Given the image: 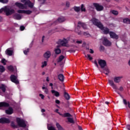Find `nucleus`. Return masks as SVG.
<instances>
[{"label":"nucleus","mask_w":130,"mask_h":130,"mask_svg":"<svg viewBox=\"0 0 130 130\" xmlns=\"http://www.w3.org/2000/svg\"><path fill=\"white\" fill-rule=\"evenodd\" d=\"M29 48L26 49L25 50H23V53L25 55L28 54V53H29Z\"/></svg>","instance_id":"4c0bfd02"},{"label":"nucleus","mask_w":130,"mask_h":130,"mask_svg":"<svg viewBox=\"0 0 130 130\" xmlns=\"http://www.w3.org/2000/svg\"><path fill=\"white\" fill-rule=\"evenodd\" d=\"M5 67H4L3 66H0L1 73H3V72H5Z\"/></svg>","instance_id":"a19ab883"},{"label":"nucleus","mask_w":130,"mask_h":130,"mask_svg":"<svg viewBox=\"0 0 130 130\" xmlns=\"http://www.w3.org/2000/svg\"><path fill=\"white\" fill-rule=\"evenodd\" d=\"M16 120L19 126H21V127H25L26 126V123H25L24 120H22L20 118H17Z\"/></svg>","instance_id":"39448f33"},{"label":"nucleus","mask_w":130,"mask_h":130,"mask_svg":"<svg viewBox=\"0 0 130 130\" xmlns=\"http://www.w3.org/2000/svg\"><path fill=\"white\" fill-rule=\"evenodd\" d=\"M89 52L90 53H94V51L93 50H92L91 49H89Z\"/></svg>","instance_id":"6e6d98bb"},{"label":"nucleus","mask_w":130,"mask_h":130,"mask_svg":"<svg viewBox=\"0 0 130 130\" xmlns=\"http://www.w3.org/2000/svg\"><path fill=\"white\" fill-rule=\"evenodd\" d=\"M3 12H4L7 16H10V15L15 13V10L12 9L9 6H5L4 8L0 9V13H3Z\"/></svg>","instance_id":"7ed1b4c3"},{"label":"nucleus","mask_w":130,"mask_h":130,"mask_svg":"<svg viewBox=\"0 0 130 130\" xmlns=\"http://www.w3.org/2000/svg\"><path fill=\"white\" fill-rule=\"evenodd\" d=\"M66 21V18L63 17H60L58 18L56 21L55 22V24H57V23H62Z\"/></svg>","instance_id":"6ab92c4d"},{"label":"nucleus","mask_w":130,"mask_h":130,"mask_svg":"<svg viewBox=\"0 0 130 130\" xmlns=\"http://www.w3.org/2000/svg\"><path fill=\"white\" fill-rule=\"evenodd\" d=\"M9 0H0V3H2V4H7Z\"/></svg>","instance_id":"79ce46f5"},{"label":"nucleus","mask_w":130,"mask_h":130,"mask_svg":"<svg viewBox=\"0 0 130 130\" xmlns=\"http://www.w3.org/2000/svg\"><path fill=\"white\" fill-rule=\"evenodd\" d=\"M100 49H101V50H104V47L103 46H101Z\"/></svg>","instance_id":"4d7b16f0"},{"label":"nucleus","mask_w":130,"mask_h":130,"mask_svg":"<svg viewBox=\"0 0 130 130\" xmlns=\"http://www.w3.org/2000/svg\"><path fill=\"white\" fill-rule=\"evenodd\" d=\"M78 27H82L83 29H87V25L85 23L81 22V21L78 22Z\"/></svg>","instance_id":"4be33fe9"},{"label":"nucleus","mask_w":130,"mask_h":130,"mask_svg":"<svg viewBox=\"0 0 130 130\" xmlns=\"http://www.w3.org/2000/svg\"><path fill=\"white\" fill-rule=\"evenodd\" d=\"M2 62L3 63V64L6 65V63L7 62V61L5 59H3L2 60Z\"/></svg>","instance_id":"a18cd8bd"},{"label":"nucleus","mask_w":130,"mask_h":130,"mask_svg":"<svg viewBox=\"0 0 130 130\" xmlns=\"http://www.w3.org/2000/svg\"><path fill=\"white\" fill-rule=\"evenodd\" d=\"M51 56V52L50 51H46L44 54V57L45 58H46L47 59H48L49 57Z\"/></svg>","instance_id":"f3484780"},{"label":"nucleus","mask_w":130,"mask_h":130,"mask_svg":"<svg viewBox=\"0 0 130 130\" xmlns=\"http://www.w3.org/2000/svg\"><path fill=\"white\" fill-rule=\"evenodd\" d=\"M98 63L102 69H104V67L106 66V61L104 60H102V59L99 60Z\"/></svg>","instance_id":"9d476101"},{"label":"nucleus","mask_w":130,"mask_h":130,"mask_svg":"<svg viewBox=\"0 0 130 130\" xmlns=\"http://www.w3.org/2000/svg\"><path fill=\"white\" fill-rule=\"evenodd\" d=\"M21 2L24 4L21 3L16 2L15 3V6L21 10H27L28 9V7L32 8L34 6V4L31 3V2H30L29 0H21Z\"/></svg>","instance_id":"f257e3e1"},{"label":"nucleus","mask_w":130,"mask_h":130,"mask_svg":"<svg viewBox=\"0 0 130 130\" xmlns=\"http://www.w3.org/2000/svg\"><path fill=\"white\" fill-rule=\"evenodd\" d=\"M58 78L59 80V81H60L61 82H63L64 80V76H63V75L62 74H59L58 76Z\"/></svg>","instance_id":"393cba45"},{"label":"nucleus","mask_w":130,"mask_h":130,"mask_svg":"<svg viewBox=\"0 0 130 130\" xmlns=\"http://www.w3.org/2000/svg\"><path fill=\"white\" fill-rule=\"evenodd\" d=\"M55 103H56V104H59V103H60V101H59L58 100H56Z\"/></svg>","instance_id":"864d4df0"},{"label":"nucleus","mask_w":130,"mask_h":130,"mask_svg":"<svg viewBox=\"0 0 130 130\" xmlns=\"http://www.w3.org/2000/svg\"><path fill=\"white\" fill-rule=\"evenodd\" d=\"M10 121L9 119L6 118H2L0 119V123H10Z\"/></svg>","instance_id":"ddd939ff"},{"label":"nucleus","mask_w":130,"mask_h":130,"mask_svg":"<svg viewBox=\"0 0 130 130\" xmlns=\"http://www.w3.org/2000/svg\"><path fill=\"white\" fill-rule=\"evenodd\" d=\"M81 12H86V8H85V6H84V5H81Z\"/></svg>","instance_id":"c9c22d12"},{"label":"nucleus","mask_w":130,"mask_h":130,"mask_svg":"<svg viewBox=\"0 0 130 130\" xmlns=\"http://www.w3.org/2000/svg\"><path fill=\"white\" fill-rule=\"evenodd\" d=\"M74 10L75 12H79V11H81V8L79 7H74Z\"/></svg>","instance_id":"e433bc0d"},{"label":"nucleus","mask_w":130,"mask_h":130,"mask_svg":"<svg viewBox=\"0 0 130 130\" xmlns=\"http://www.w3.org/2000/svg\"><path fill=\"white\" fill-rule=\"evenodd\" d=\"M50 86H51V87H52V86H53V84L52 83H50Z\"/></svg>","instance_id":"338daca9"},{"label":"nucleus","mask_w":130,"mask_h":130,"mask_svg":"<svg viewBox=\"0 0 130 130\" xmlns=\"http://www.w3.org/2000/svg\"><path fill=\"white\" fill-rule=\"evenodd\" d=\"M105 104H109V102H105Z\"/></svg>","instance_id":"774afa93"},{"label":"nucleus","mask_w":130,"mask_h":130,"mask_svg":"<svg viewBox=\"0 0 130 130\" xmlns=\"http://www.w3.org/2000/svg\"><path fill=\"white\" fill-rule=\"evenodd\" d=\"M102 40L103 45L107 47L111 46L112 43L109 40H108V39H107V38L104 37L102 38Z\"/></svg>","instance_id":"20e7f679"},{"label":"nucleus","mask_w":130,"mask_h":130,"mask_svg":"<svg viewBox=\"0 0 130 130\" xmlns=\"http://www.w3.org/2000/svg\"><path fill=\"white\" fill-rule=\"evenodd\" d=\"M70 2H66V6L67 8H69L70 7Z\"/></svg>","instance_id":"de8ad7c7"},{"label":"nucleus","mask_w":130,"mask_h":130,"mask_svg":"<svg viewBox=\"0 0 130 130\" xmlns=\"http://www.w3.org/2000/svg\"><path fill=\"white\" fill-rule=\"evenodd\" d=\"M111 13H112V14H113V15H118V11H117L112 10L111 11Z\"/></svg>","instance_id":"58836bf2"},{"label":"nucleus","mask_w":130,"mask_h":130,"mask_svg":"<svg viewBox=\"0 0 130 130\" xmlns=\"http://www.w3.org/2000/svg\"><path fill=\"white\" fill-rule=\"evenodd\" d=\"M93 6L95 8V10L98 11V12H101V11H103L104 10V7L103 6L98 4V3H94L93 4Z\"/></svg>","instance_id":"423d86ee"},{"label":"nucleus","mask_w":130,"mask_h":130,"mask_svg":"<svg viewBox=\"0 0 130 130\" xmlns=\"http://www.w3.org/2000/svg\"><path fill=\"white\" fill-rule=\"evenodd\" d=\"M110 36L111 38H113V39H118L119 38L118 35H116L115 32L111 31L109 32Z\"/></svg>","instance_id":"9b49d317"},{"label":"nucleus","mask_w":130,"mask_h":130,"mask_svg":"<svg viewBox=\"0 0 130 130\" xmlns=\"http://www.w3.org/2000/svg\"><path fill=\"white\" fill-rule=\"evenodd\" d=\"M44 38H45V37L43 36L42 39V42H43V41H44Z\"/></svg>","instance_id":"052dcab7"},{"label":"nucleus","mask_w":130,"mask_h":130,"mask_svg":"<svg viewBox=\"0 0 130 130\" xmlns=\"http://www.w3.org/2000/svg\"><path fill=\"white\" fill-rule=\"evenodd\" d=\"M41 112H45V110L44 109H42L41 110Z\"/></svg>","instance_id":"680f3d73"},{"label":"nucleus","mask_w":130,"mask_h":130,"mask_svg":"<svg viewBox=\"0 0 130 130\" xmlns=\"http://www.w3.org/2000/svg\"><path fill=\"white\" fill-rule=\"evenodd\" d=\"M59 47H60V46L58 45L57 46V48H55L54 51H55L56 54H59L61 52L60 49H59Z\"/></svg>","instance_id":"5701e85b"},{"label":"nucleus","mask_w":130,"mask_h":130,"mask_svg":"<svg viewBox=\"0 0 130 130\" xmlns=\"http://www.w3.org/2000/svg\"><path fill=\"white\" fill-rule=\"evenodd\" d=\"M11 126H12L13 127H14V128L17 127V125H16L13 122H11Z\"/></svg>","instance_id":"c03bdc74"},{"label":"nucleus","mask_w":130,"mask_h":130,"mask_svg":"<svg viewBox=\"0 0 130 130\" xmlns=\"http://www.w3.org/2000/svg\"><path fill=\"white\" fill-rule=\"evenodd\" d=\"M6 85L4 84H2L0 86V89L2 90L3 92H6Z\"/></svg>","instance_id":"cd10ccee"},{"label":"nucleus","mask_w":130,"mask_h":130,"mask_svg":"<svg viewBox=\"0 0 130 130\" xmlns=\"http://www.w3.org/2000/svg\"><path fill=\"white\" fill-rule=\"evenodd\" d=\"M94 64H95L96 67L97 68H99V66H98V63H97V61L95 60L94 62Z\"/></svg>","instance_id":"3c124183"},{"label":"nucleus","mask_w":130,"mask_h":130,"mask_svg":"<svg viewBox=\"0 0 130 130\" xmlns=\"http://www.w3.org/2000/svg\"><path fill=\"white\" fill-rule=\"evenodd\" d=\"M5 112L7 114H9V115L13 114V113H14V110L13 109V108L9 107L8 109L5 111Z\"/></svg>","instance_id":"a211bd4d"},{"label":"nucleus","mask_w":130,"mask_h":130,"mask_svg":"<svg viewBox=\"0 0 130 130\" xmlns=\"http://www.w3.org/2000/svg\"><path fill=\"white\" fill-rule=\"evenodd\" d=\"M75 31L78 34V35H82V31H78V29H76Z\"/></svg>","instance_id":"09e8293b"},{"label":"nucleus","mask_w":130,"mask_h":130,"mask_svg":"<svg viewBox=\"0 0 130 130\" xmlns=\"http://www.w3.org/2000/svg\"><path fill=\"white\" fill-rule=\"evenodd\" d=\"M10 79L11 81H12L13 83H15V84H19V81L18 80L17 76L12 75L11 76Z\"/></svg>","instance_id":"1a4fd4ad"},{"label":"nucleus","mask_w":130,"mask_h":130,"mask_svg":"<svg viewBox=\"0 0 130 130\" xmlns=\"http://www.w3.org/2000/svg\"><path fill=\"white\" fill-rule=\"evenodd\" d=\"M126 128L127 129L130 130V125H127Z\"/></svg>","instance_id":"bf43d9fd"},{"label":"nucleus","mask_w":130,"mask_h":130,"mask_svg":"<svg viewBox=\"0 0 130 130\" xmlns=\"http://www.w3.org/2000/svg\"><path fill=\"white\" fill-rule=\"evenodd\" d=\"M91 22L93 25H95L98 28H100L101 30L104 32V34H108V33H109V29L107 27H104L101 22L96 18H92L91 19Z\"/></svg>","instance_id":"f03ea898"},{"label":"nucleus","mask_w":130,"mask_h":130,"mask_svg":"<svg viewBox=\"0 0 130 130\" xmlns=\"http://www.w3.org/2000/svg\"><path fill=\"white\" fill-rule=\"evenodd\" d=\"M76 43H78V44H81V43H82V41H76Z\"/></svg>","instance_id":"13d9d810"},{"label":"nucleus","mask_w":130,"mask_h":130,"mask_svg":"<svg viewBox=\"0 0 130 130\" xmlns=\"http://www.w3.org/2000/svg\"><path fill=\"white\" fill-rule=\"evenodd\" d=\"M8 69L9 70V71H10L11 72H13L14 71V68L12 66H9L8 67Z\"/></svg>","instance_id":"ea45409f"},{"label":"nucleus","mask_w":130,"mask_h":130,"mask_svg":"<svg viewBox=\"0 0 130 130\" xmlns=\"http://www.w3.org/2000/svg\"><path fill=\"white\" fill-rule=\"evenodd\" d=\"M119 91H120L121 92H122V91H123V87H120V88H119Z\"/></svg>","instance_id":"5fc2aeb1"},{"label":"nucleus","mask_w":130,"mask_h":130,"mask_svg":"<svg viewBox=\"0 0 130 130\" xmlns=\"http://www.w3.org/2000/svg\"><path fill=\"white\" fill-rule=\"evenodd\" d=\"M78 128L80 130H83V129H82V127L81 126H78Z\"/></svg>","instance_id":"69168bd1"},{"label":"nucleus","mask_w":130,"mask_h":130,"mask_svg":"<svg viewBox=\"0 0 130 130\" xmlns=\"http://www.w3.org/2000/svg\"><path fill=\"white\" fill-rule=\"evenodd\" d=\"M84 35L86 37H90V35L89 34L87 33V32H84Z\"/></svg>","instance_id":"49530a36"},{"label":"nucleus","mask_w":130,"mask_h":130,"mask_svg":"<svg viewBox=\"0 0 130 130\" xmlns=\"http://www.w3.org/2000/svg\"><path fill=\"white\" fill-rule=\"evenodd\" d=\"M9 104L6 102H1L0 103V109H2V107H9Z\"/></svg>","instance_id":"412c9836"},{"label":"nucleus","mask_w":130,"mask_h":130,"mask_svg":"<svg viewBox=\"0 0 130 130\" xmlns=\"http://www.w3.org/2000/svg\"><path fill=\"white\" fill-rule=\"evenodd\" d=\"M66 57L63 55H60L58 58L57 59V62H62L63 63H64V61L66 59Z\"/></svg>","instance_id":"f8f14e48"},{"label":"nucleus","mask_w":130,"mask_h":130,"mask_svg":"<svg viewBox=\"0 0 130 130\" xmlns=\"http://www.w3.org/2000/svg\"><path fill=\"white\" fill-rule=\"evenodd\" d=\"M123 23L125 24H130V20L128 18H124L123 20Z\"/></svg>","instance_id":"c85d7f7f"},{"label":"nucleus","mask_w":130,"mask_h":130,"mask_svg":"<svg viewBox=\"0 0 130 130\" xmlns=\"http://www.w3.org/2000/svg\"><path fill=\"white\" fill-rule=\"evenodd\" d=\"M13 18L15 19V20H21V19H22V16L20 14H15L14 15Z\"/></svg>","instance_id":"b1692460"},{"label":"nucleus","mask_w":130,"mask_h":130,"mask_svg":"<svg viewBox=\"0 0 130 130\" xmlns=\"http://www.w3.org/2000/svg\"><path fill=\"white\" fill-rule=\"evenodd\" d=\"M43 90H45L44 92L45 94H48V89L47 87H45V86L42 87Z\"/></svg>","instance_id":"72a5a7b5"},{"label":"nucleus","mask_w":130,"mask_h":130,"mask_svg":"<svg viewBox=\"0 0 130 130\" xmlns=\"http://www.w3.org/2000/svg\"><path fill=\"white\" fill-rule=\"evenodd\" d=\"M104 74H105V75H107V76L108 75V74H109V70L107 68H106L104 70Z\"/></svg>","instance_id":"473e14b6"},{"label":"nucleus","mask_w":130,"mask_h":130,"mask_svg":"<svg viewBox=\"0 0 130 130\" xmlns=\"http://www.w3.org/2000/svg\"><path fill=\"white\" fill-rule=\"evenodd\" d=\"M108 83L111 87H112L113 89H115V90H116L117 89V86H116V85L114 84V82L113 81L111 80H108Z\"/></svg>","instance_id":"4468645a"},{"label":"nucleus","mask_w":130,"mask_h":130,"mask_svg":"<svg viewBox=\"0 0 130 130\" xmlns=\"http://www.w3.org/2000/svg\"><path fill=\"white\" fill-rule=\"evenodd\" d=\"M58 44L60 46H68V40L67 39L59 40Z\"/></svg>","instance_id":"0eeeda50"},{"label":"nucleus","mask_w":130,"mask_h":130,"mask_svg":"<svg viewBox=\"0 0 130 130\" xmlns=\"http://www.w3.org/2000/svg\"><path fill=\"white\" fill-rule=\"evenodd\" d=\"M64 98H66V99H67V100H70V99L71 98V97L70 96V94H69V93H68V92L64 91Z\"/></svg>","instance_id":"a878e982"},{"label":"nucleus","mask_w":130,"mask_h":130,"mask_svg":"<svg viewBox=\"0 0 130 130\" xmlns=\"http://www.w3.org/2000/svg\"><path fill=\"white\" fill-rule=\"evenodd\" d=\"M55 112H57V113H58L59 114H60V115H61L62 116V117H71V116H72V115H71V114L69 113H66L63 115L60 114L59 112H58V109H56L55 110Z\"/></svg>","instance_id":"dca6fc26"},{"label":"nucleus","mask_w":130,"mask_h":130,"mask_svg":"<svg viewBox=\"0 0 130 130\" xmlns=\"http://www.w3.org/2000/svg\"><path fill=\"white\" fill-rule=\"evenodd\" d=\"M17 13H18V14H26V15H30V14L32 13V11L31 10H17Z\"/></svg>","instance_id":"6e6552de"},{"label":"nucleus","mask_w":130,"mask_h":130,"mask_svg":"<svg viewBox=\"0 0 130 130\" xmlns=\"http://www.w3.org/2000/svg\"><path fill=\"white\" fill-rule=\"evenodd\" d=\"M52 94H53L56 97H58L59 96V92L58 91H56L55 90H52Z\"/></svg>","instance_id":"bb28decb"},{"label":"nucleus","mask_w":130,"mask_h":130,"mask_svg":"<svg viewBox=\"0 0 130 130\" xmlns=\"http://www.w3.org/2000/svg\"><path fill=\"white\" fill-rule=\"evenodd\" d=\"M123 101L124 104L125 105H127V102H126V100L123 99Z\"/></svg>","instance_id":"603ef678"},{"label":"nucleus","mask_w":130,"mask_h":130,"mask_svg":"<svg viewBox=\"0 0 130 130\" xmlns=\"http://www.w3.org/2000/svg\"><path fill=\"white\" fill-rule=\"evenodd\" d=\"M85 57H87L89 60H92L93 59V57L91 56V55L87 54V55H85Z\"/></svg>","instance_id":"f704fd0d"},{"label":"nucleus","mask_w":130,"mask_h":130,"mask_svg":"<svg viewBox=\"0 0 130 130\" xmlns=\"http://www.w3.org/2000/svg\"><path fill=\"white\" fill-rule=\"evenodd\" d=\"M127 104H128V107H129V108H130V103L129 102H127Z\"/></svg>","instance_id":"0e129e2a"},{"label":"nucleus","mask_w":130,"mask_h":130,"mask_svg":"<svg viewBox=\"0 0 130 130\" xmlns=\"http://www.w3.org/2000/svg\"><path fill=\"white\" fill-rule=\"evenodd\" d=\"M69 122H70V123H75V121L74 120V119L71 117H68L67 118Z\"/></svg>","instance_id":"7c9ffc66"},{"label":"nucleus","mask_w":130,"mask_h":130,"mask_svg":"<svg viewBox=\"0 0 130 130\" xmlns=\"http://www.w3.org/2000/svg\"><path fill=\"white\" fill-rule=\"evenodd\" d=\"M46 81L47 82H49V78L48 77H47Z\"/></svg>","instance_id":"e2e57ef3"},{"label":"nucleus","mask_w":130,"mask_h":130,"mask_svg":"<svg viewBox=\"0 0 130 130\" xmlns=\"http://www.w3.org/2000/svg\"><path fill=\"white\" fill-rule=\"evenodd\" d=\"M39 96L41 97V99H44V98L45 97L44 95L41 93L39 94Z\"/></svg>","instance_id":"8fccbe9b"},{"label":"nucleus","mask_w":130,"mask_h":130,"mask_svg":"<svg viewBox=\"0 0 130 130\" xmlns=\"http://www.w3.org/2000/svg\"><path fill=\"white\" fill-rule=\"evenodd\" d=\"M47 66V61H44L42 62V68H44Z\"/></svg>","instance_id":"2f4dec72"},{"label":"nucleus","mask_w":130,"mask_h":130,"mask_svg":"<svg viewBox=\"0 0 130 130\" xmlns=\"http://www.w3.org/2000/svg\"><path fill=\"white\" fill-rule=\"evenodd\" d=\"M13 49H12V48H8L6 51V54H7V55H9V56L13 55Z\"/></svg>","instance_id":"aec40b11"},{"label":"nucleus","mask_w":130,"mask_h":130,"mask_svg":"<svg viewBox=\"0 0 130 130\" xmlns=\"http://www.w3.org/2000/svg\"><path fill=\"white\" fill-rule=\"evenodd\" d=\"M20 31H24V30H25V26H21L20 27Z\"/></svg>","instance_id":"37998d69"},{"label":"nucleus","mask_w":130,"mask_h":130,"mask_svg":"<svg viewBox=\"0 0 130 130\" xmlns=\"http://www.w3.org/2000/svg\"><path fill=\"white\" fill-rule=\"evenodd\" d=\"M122 78H123L122 76H116L114 78V81L115 83H120Z\"/></svg>","instance_id":"2eb2a0df"},{"label":"nucleus","mask_w":130,"mask_h":130,"mask_svg":"<svg viewBox=\"0 0 130 130\" xmlns=\"http://www.w3.org/2000/svg\"><path fill=\"white\" fill-rule=\"evenodd\" d=\"M56 126L57 128H58V130H63V129H62V127H61L60 124L58 123H56Z\"/></svg>","instance_id":"c756f323"}]
</instances>
